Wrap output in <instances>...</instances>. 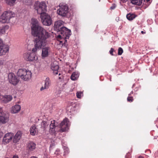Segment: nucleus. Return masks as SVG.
Segmentation results:
<instances>
[{"mask_svg":"<svg viewBox=\"0 0 158 158\" xmlns=\"http://www.w3.org/2000/svg\"><path fill=\"white\" fill-rule=\"evenodd\" d=\"M69 125V119L67 118L64 119L60 124V131L62 132L67 131Z\"/></svg>","mask_w":158,"mask_h":158,"instance_id":"8","label":"nucleus"},{"mask_svg":"<svg viewBox=\"0 0 158 158\" xmlns=\"http://www.w3.org/2000/svg\"><path fill=\"white\" fill-rule=\"evenodd\" d=\"M6 3L12 6L15 3L16 0H6Z\"/></svg>","mask_w":158,"mask_h":158,"instance_id":"27","label":"nucleus"},{"mask_svg":"<svg viewBox=\"0 0 158 158\" xmlns=\"http://www.w3.org/2000/svg\"><path fill=\"white\" fill-rule=\"evenodd\" d=\"M3 135V133L2 131H0V138H1Z\"/></svg>","mask_w":158,"mask_h":158,"instance_id":"34","label":"nucleus"},{"mask_svg":"<svg viewBox=\"0 0 158 158\" xmlns=\"http://www.w3.org/2000/svg\"><path fill=\"white\" fill-rule=\"evenodd\" d=\"M77 98H81V95L83 94L82 92H77Z\"/></svg>","mask_w":158,"mask_h":158,"instance_id":"29","label":"nucleus"},{"mask_svg":"<svg viewBox=\"0 0 158 158\" xmlns=\"http://www.w3.org/2000/svg\"><path fill=\"white\" fill-rule=\"evenodd\" d=\"M7 28H8L7 27H4L0 29V36L5 33L6 29Z\"/></svg>","mask_w":158,"mask_h":158,"instance_id":"26","label":"nucleus"},{"mask_svg":"<svg viewBox=\"0 0 158 158\" xmlns=\"http://www.w3.org/2000/svg\"><path fill=\"white\" fill-rule=\"evenodd\" d=\"M3 62L4 61L3 60H0V65L3 64Z\"/></svg>","mask_w":158,"mask_h":158,"instance_id":"35","label":"nucleus"},{"mask_svg":"<svg viewBox=\"0 0 158 158\" xmlns=\"http://www.w3.org/2000/svg\"><path fill=\"white\" fill-rule=\"evenodd\" d=\"M44 82V86H43L40 89L41 91L44 89H48L50 85V81L49 79L48 78H46Z\"/></svg>","mask_w":158,"mask_h":158,"instance_id":"17","label":"nucleus"},{"mask_svg":"<svg viewBox=\"0 0 158 158\" xmlns=\"http://www.w3.org/2000/svg\"><path fill=\"white\" fill-rule=\"evenodd\" d=\"M8 79L9 82L14 85H16L19 81V78L12 73H9Z\"/></svg>","mask_w":158,"mask_h":158,"instance_id":"10","label":"nucleus"},{"mask_svg":"<svg viewBox=\"0 0 158 158\" xmlns=\"http://www.w3.org/2000/svg\"><path fill=\"white\" fill-rule=\"evenodd\" d=\"M59 78L60 79V77H59Z\"/></svg>","mask_w":158,"mask_h":158,"instance_id":"44","label":"nucleus"},{"mask_svg":"<svg viewBox=\"0 0 158 158\" xmlns=\"http://www.w3.org/2000/svg\"><path fill=\"white\" fill-rule=\"evenodd\" d=\"M64 23L61 20L56 21L54 24V29L58 31L59 34L57 36L58 38L62 40L60 41V43L64 42L63 43L65 44L66 39L69 38L71 32L70 30L66 27H62Z\"/></svg>","mask_w":158,"mask_h":158,"instance_id":"2","label":"nucleus"},{"mask_svg":"<svg viewBox=\"0 0 158 158\" xmlns=\"http://www.w3.org/2000/svg\"><path fill=\"white\" fill-rule=\"evenodd\" d=\"M15 16L14 13L10 11L4 12L0 17V22L2 23H8Z\"/></svg>","mask_w":158,"mask_h":158,"instance_id":"6","label":"nucleus"},{"mask_svg":"<svg viewBox=\"0 0 158 158\" xmlns=\"http://www.w3.org/2000/svg\"><path fill=\"white\" fill-rule=\"evenodd\" d=\"M6 113L5 112H3L2 108L1 107H0V114H2V113Z\"/></svg>","mask_w":158,"mask_h":158,"instance_id":"33","label":"nucleus"},{"mask_svg":"<svg viewBox=\"0 0 158 158\" xmlns=\"http://www.w3.org/2000/svg\"><path fill=\"white\" fill-rule=\"evenodd\" d=\"M13 134L11 133H9L6 134L4 136L2 142L3 144H6L10 142L12 139Z\"/></svg>","mask_w":158,"mask_h":158,"instance_id":"11","label":"nucleus"},{"mask_svg":"<svg viewBox=\"0 0 158 158\" xmlns=\"http://www.w3.org/2000/svg\"><path fill=\"white\" fill-rule=\"evenodd\" d=\"M127 100L130 102H131L133 101V98L129 96L127 98Z\"/></svg>","mask_w":158,"mask_h":158,"instance_id":"30","label":"nucleus"},{"mask_svg":"<svg viewBox=\"0 0 158 158\" xmlns=\"http://www.w3.org/2000/svg\"><path fill=\"white\" fill-rule=\"evenodd\" d=\"M49 122L45 121H43L41 123V130L44 131L48 128Z\"/></svg>","mask_w":158,"mask_h":158,"instance_id":"21","label":"nucleus"},{"mask_svg":"<svg viewBox=\"0 0 158 158\" xmlns=\"http://www.w3.org/2000/svg\"><path fill=\"white\" fill-rule=\"evenodd\" d=\"M60 91L59 92V93H60Z\"/></svg>","mask_w":158,"mask_h":158,"instance_id":"45","label":"nucleus"},{"mask_svg":"<svg viewBox=\"0 0 158 158\" xmlns=\"http://www.w3.org/2000/svg\"><path fill=\"white\" fill-rule=\"evenodd\" d=\"M123 52V50L121 48H119L118 49V55H121Z\"/></svg>","mask_w":158,"mask_h":158,"instance_id":"28","label":"nucleus"},{"mask_svg":"<svg viewBox=\"0 0 158 158\" xmlns=\"http://www.w3.org/2000/svg\"><path fill=\"white\" fill-rule=\"evenodd\" d=\"M22 135V133L21 131H18L14 136L13 141L15 143H16L19 141Z\"/></svg>","mask_w":158,"mask_h":158,"instance_id":"19","label":"nucleus"},{"mask_svg":"<svg viewBox=\"0 0 158 158\" xmlns=\"http://www.w3.org/2000/svg\"><path fill=\"white\" fill-rule=\"evenodd\" d=\"M150 0H144V2H145L146 1L147 2H148V1H149Z\"/></svg>","mask_w":158,"mask_h":158,"instance_id":"41","label":"nucleus"},{"mask_svg":"<svg viewBox=\"0 0 158 158\" xmlns=\"http://www.w3.org/2000/svg\"><path fill=\"white\" fill-rule=\"evenodd\" d=\"M34 9L37 11L38 14L41 15L45 13L47 6L44 2H36L34 6Z\"/></svg>","mask_w":158,"mask_h":158,"instance_id":"5","label":"nucleus"},{"mask_svg":"<svg viewBox=\"0 0 158 158\" xmlns=\"http://www.w3.org/2000/svg\"><path fill=\"white\" fill-rule=\"evenodd\" d=\"M138 158H144V157L142 156H139Z\"/></svg>","mask_w":158,"mask_h":158,"instance_id":"39","label":"nucleus"},{"mask_svg":"<svg viewBox=\"0 0 158 158\" xmlns=\"http://www.w3.org/2000/svg\"><path fill=\"white\" fill-rule=\"evenodd\" d=\"M9 115L8 113H4L2 114H0V122L5 124L9 121Z\"/></svg>","mask_w":158,"mask_h":158,"instance_id":"13","label":"nucleus"},{"mask_svg":"<svg viewBox=\"0 0 158 158\" xmlns=\"http://www.w3.org/2000/svg\"><path fill=\"white\" fill-rule=\"evenodd\" d=\"M79 74L78 72H73L71 76V79L73 81L76 80L78 78Z\"/></svg>","mask_w":158,"mask_h":158,"instance_id":"23","label":"nucleus"},{"mask_svg":"<svg viewBox=\"0 0 158 158\" xmlns=\"http://www.w3.org/2000/svg\"><path fill=\"white\" fill-rule=\"evenodd\" d=\"M123 3L126 2L128 0H120Z\"/></svg>","mask_w":158,"mask_h":158,"instance_id":"36","label":"nucleus"},{"mask_svg":"<svg viewBox=\"0 0 158 158\" xmlns=\"http://www.w3.org/2000/svg\"><path fill=\"white\" fill-rule=\"evenodd\" d=\"M40 18L43 24L44 25L49 26L52 23L50 16L46 13L40 15Z\"/></svg>","mask_w":158,"mask_h":158,"instance_id":"7","label":"nucleus"},{"mask_svg":"<svg viewBox=\"0 0 158 158\" xmlns=\"http://www.w3.org/2000/svg\"><path fill=\"white\" fill-rule=\"evenodd\" d=\"M9 48L7 45L0 47V56L5 55L9 51Z\"/></svg>","mask_w":158,"mask_h":158,"instance_id":"15","label":"nucleus"},{"mask_svg":"<svg viewBox=\"0 0 158 158\" xmlns=\"http://www.w3.org/2000/svg\"><path fill=\"white\" fill-rule=\"evenodd\" d=\"M114 51V49L112 48H111L110 49V50L109 52L110 54L112 56L113 55V52Z\"/></svg>","mask_w":158,"mask_h":158,"instance_id":"32","label":"nucleus"},{"mask_svg":"<svg viewBox=\"0 0 158 158\" xmlns=\"http://www.w3.org/2000/svg\"><path fill=\"white\" fill-rule=\"evenodd\" d=\"M57 13L58 15L63 17H68L70 15L69 7L66 4H60Z\"/></svg>","mask_w":158,"mask_h":158,"instance_id":"4","label":"nucleus"},{"mask_svg":"<svg viewBox=\"0 0 158 158\" xmlns=\"http://www.w3.org/2000/svg\"><path fill=\"white\" fill-rule=\"evenodd\" d=\"M31 25V34L36 37L34 42V47L32 51L35 52L42 48L41 56L44 59L48 57L51 52L50 48L46 46L47 39L50 36V34L41 26L36 19H32Z\"/></svg>","mask_w":158,"mask_h":158,"instance_id":"1","label":"nucleus"},{"mask_svg":"<svg viewBox=\"0 0 158 158\" xmlns=\"http://www.w3.org/2000/svg\"><path fill=\"white\" fill-rule=\"evenodd\" d=\"M4 45H6V44H4L3 42L2 39L0 38V47Z\"/></svg>","mask_w":158,"mask_h":158,"instance_id":"31","label":"nucleus"},{"mask_svg":"<svg viewBox=\"0 0 158 158\" xmlns=\"http://www.w3.org/2000/svg\"><path fill=\"white\" fill-rule=\"evenodd\" d=\"M34 53L28 52L24 53L23 57L24 59L28 61L36 60L38 59V57Z\"/></svg>","mask_w":158,"mask_h":158,"instance_id":"9","label":"nucleus"},{"mask_svg":"<svg viewBox=\"0 0 158 158\" xmlns=\"http://www.w3.org/2000/svg\"><path fill=\"white\" fill-rule=\"evenodd\" d=\"M35 144L32 142H29L27 146V148L29 151H32L35 148Z\"/></svg>","mask_w":158,"mask_h":158,"instance_id":"20","label":"nucleus"},{"mask_svg":"<svg viewBox=\"0 0 158 158\" xmlns=\"http://www.w3.org/2000/svg\"><path fill=\"white\" fill-rule=\"evenodd\" d=\"M58 125V123L56 121H51L50 125L49 132L52 134H55L56 133L55 128Z\"/></svg>","mask_w":158,"mask_h":158,"instance_id":"14","label":"nucleus"},{"mask_svg":"<svg viewBox=\"0 0 158 158\" xmlns=\"http://www.w3.org/2000/svg\"><path fill=\"white\" fill-rule=\"evenodd\" d=\"M115 6H113L110 7V9H114L115 8Z\"/></svg>","mask_w":158,"mask_h":158,"instance_id":"37","label":"nucleus"},{"mask_svg":"<svg viewBox=\"0 0 158 158\" xmlns=\"http://www.w3.org/2000/svg\"><path fill=\"white\" fill-rule=\"evenodd\" d=\"M30 131L31 134L33 135L37 134L38 132L37 129L34 125H33L31 127Z\"/></svg>","mask_w":158,"mask_h":158,"instance_id":"22","label":"nucleus"},{"mask_svg":"<svg viewBox=\"0 0 158 158\" xmlns=\"http://www.w3.org/2000/svg\"><path fill=\"white\" fill-rule=\"evenodd\" d=\"M143 0H131L132 3L138 5L141 4Z\"/></svg>","mask_w":158,"mask_h":158,"instance_id":"25","label":"nucleus"},{"mask_svg":"<svg viewBox=\"0 0 158 158\" xmlns=\"http://www.w3.org/2000/svg\"><path fill=\"white\" fill-rule=\"evenodd\" d=\"M21 109L20 105H15L11 107V112L13 114H15L19 112Z\"/></svg>","mask_w":158,"mask_h":158,"instance_id":"16","label":"nucleus"},{"mask_svg":"<svg viewBox=\"0 0 158 158\" xmlns=\"http://www.w3.org/2000/svg\"><path fill=\"white\" fill-rule=\"evenodd\" d=\"M31 158H37L34 156H32Z\"/></svg>","mask_w":158,"mask_h":158,"instance_id":"42","label":"nucleus"},{"mask_svg":"<svg viewBox=\"0 0 158 158\" xmlns=\"http://www.w3.org/2000/svg\"><path fill=\"white\" fill-rule=\"evenodd\" d=\"M12 158H19V157L17 156H15L13 157Z\"/></svg>","mask_w":158,"mask_h":158,"instance_id":"38","label":"nucleus"},{"mask_svg":"<svg viewBox=\"0 0 158 158\" xmlns=\"http://www.w3.org/2000/svg\"><path fill=\"white\" fill-rule=\"evenodd\" d=\"M51 69L53 71V74L55 75L57 74L58 70L59 68L58 62L56 61H52L51 63Z\"/></svg>","mask_w":158,"mask_h":158,"instance_id":"12","label":"nucleus"},{"mask_svg":"<svg viewBox=\"0 0 158 158\" xmlns=\"http://www.w3.org/2000/svg\"><path fill=\"white\" fill-rule=\"evenodd\" d=\"M127 18L129 20H132L135 18L136 16L134 14L129 13L127 15Z\"/></svg>","mask_w":158,"mask_h":158,"instance_id":"24","label":"nucleus"},{"mask_svg":"<svg viewBox=\"0 0 158 158\" xmlns=\"http://www.w3.org/2000/svg\"><path fill=\"white\" fill-rule=\"evenodd\" d=\"M60 75V73H59V75Z\"/></svg>","mask_w":158,"mask_h":158,"instance_id":"43","label":"nucleus"},{"mask_svg":"<svg viewBox=\"0 0 158 158\" xmlns=\"http://www.w3.org/2000/svg\"><path fill=\"white\" fill-rule=\"evenodd\" d=\"M31 74L30 71L25 69H19L17 72L18 76L24 81H29L31 78Z\"/></svg>","mask_w":158,"mask_h":158,"instance_id":"3","label":"nucleus"},{"mask_svg":"<svg viewBox=\"0 0 158 158\" xmlns=\"http://www.w3.org/2000/svg\"><path fill=\"white\" fill-rule=\"evenodd\" d=\"M12 99V96L9 95H6L2 97V100L3 102L6 103L11 101Z\"/></svg>","mask_w":158,"mask_h":158,"instance_id":"18","label":"nucleus"},{"mask_svg":"<svg viewBox=\"0 0 158 158\" xmlns=\"http://www.w3.org/2000/svg\"><path fill=\"white\" fill-rule=\"evenodd\" d=\"M141 33L142 34H144V33H145V32H144L143 31H141Z\"/></svg>","mask_w":158,"mask_h":158,"instance_id":"40","label":"nucleus"}]
</instances>
